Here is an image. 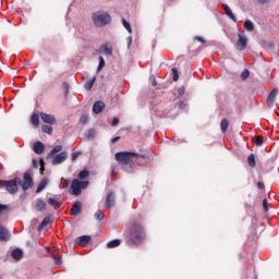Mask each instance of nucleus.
Instances as JSON below:
<instances>
[{"label": "nucleus", "mask_w": 279, "mask_h": 279, "mask_svg": "<svg viewBox=\"0 0 279 279\" xmlns=\"http://www.w3.org/2000/svg\"><path fill=\"white\" fill-rule=\"evenodd\" d=\"M147 239L145 227L141 222H132L126 233V243L129 245H143Z\"/></svg>", "instance_id": "1"}, {"label": "nucleus", "mask_w": 279, "mask_h": 279, "mask_svg": "<svg viewBox=\"0 0 279 279\" xmlns=\"http://www.w3.org/2000/svg\"><path fill=\"white\" fill-rule=\"evenodd\" d=\"M114 158L119 165H123L124 167H130L132 169L133 158H143L145 160L147 157L133 151H119L116 153Z\"/></svg>", "instance_id": "2"}, {"label": "nucleus", "mask_w": 279, "mask_h": 279, "mask_svg": "<svg viewBox=\"0 0 279 279\" xmlns=\"http://www.w3.org/2000/svg\"><path fill=\"white\" fill-rule=\"evenodd\" d=\"M92 20L96 27H106V25L110 23L111 17L110 14H108V12L97 11L96 13H93Z\"/></svg>", "instance_id": "3"}, {"label": "nucleus", "mask_w": 279, "mask_h": 279, "mask_svg": "<svg viewBox=\"0 0 279 279\" xmlns=\"http://www.w3.org/2000/svg\"><path fill=\"white\" fill-rule=\"evenodd\" d=\"M0 184L2 189H5L10 195H16L19 193V185L21 184V179L15 177L13 180H1Z\"/></svg>", "instance_id": "4"}, {"label": "nucleus", "mask_w": 279, "mask_h": 279, "mask_svg": "<svg viewBox=\"0 0 279 279\" xmlns=\"http://www.w3.org/2000/svg\"><path fill=\"white\" fill-rule=\"evenodd\" d=\"M88 181H80L74 179L71 183L70 193L71 195H75L76 197L82 195V190L87 189Z\"/></svg>", "instance_id": "5"}, {"label": "nucleus", "mask_w": 279, "mask_h": 279, "mask_svg": "<svg viewBox=\"0 0 279 279\" xmlns=\"http://www.w3.org/2000/svg\"><path fill=\"white\" fill-rule=\"evenodd\" d=\"M20 186H22L23 191H29V189L34 186V178L32 177V171H26L23 174V181H21Z\"/></svg>", "instance_id": "6"}, {"label": "nucleus", "mask_w": 279, "mask_h": 279, "mask_svg": "<svg viewBox=\"0 0 279 279\" xmlns=\"http://www.w3.org/2000/svg\"><path fill=\"white\" fill-rule=\"evenodd\" d=\"M66 158H69V154L66 151H62V153L58 154L52 160L53 167H56L58 165H62V162H64L66 160Z\"/></svg>", "instance_id": "7"}, {"label": "nucleus", "mask_w": 279, "mask_h": 279, "mask_svg": "<svg viewBox=\"0 0 279 279\" xmlns=\"http://www.w3.org/2000/svg\"><path fill=\"white\" fill-rule=\"evenodd\" d=\"M116 202H117V196L114 195V192H109L107 194V198L105 202L106 208H114Z\"/></svg>", "instance_id": "8"}, {"label": "nucleus", "mask_w": 279, "mask_h": 279, "mask_svg": "<svg viewBox=\"0 0 279 279\" xmlns=\"http://www.w3.org/2000/svg\"><path fill=\"white\" fill-rule=\"evenodd\" d=\"M276 97H278V88L275 87L267 97L266 104L269 108L276 104Z\"/></svg>", "instance_id": "9"}, {"label": "nucleus", "mask_w": 279, "mask_h": 279, "mask_svg": "<svg viewBox=\"0 0 279 279\" xmlns=\"http://www.w3.org/2000/svg\"><path fill=\"white\" fill-rule=\"evenodd\" d=\"M90 235H82L76 238L75 244L80 245V247H86L90 243Z\"/></svg>", "instance_id": "10"}, {"label": "nucleus", "mask_w": 279, "mask_h": 279, "mask_svg": "<svg viewBox=\"0 0 279 279\" xmlns=\"http://www.w3.org/2000/svg\"><path fill=\"white\" fill-rule=\"evenodd\" d=\"M245 47H247V37H245V35L243 34H239L236 48L239 49V51H243Z\"/></svg>", "instance_id": "11"}, {"label": "nucleus", "mask_w": 279, "mask_h": 279, "mask_svg": "<svg viewBox=\"0 0 279 279\" xmlns=\"http://www.w3.org/2000/svg\"><path fill=\"white\" fill-rule=\"evenodd\" d=\"M40 119L44 123H48L49 125H53V123H56V117L53 114L41 112Z\"/></svg>", "instance_id": "12"}, {"label": "nucleus", "mask_w": 279, "mask_h": 279, "mask_svg": "<svg viewBox=\"0 0 279 279\" xmlns=\"http://www.w3.org/2000/svg\"><path fill=\"white\" fill-rule=\"evenodd\" d=\"M81 213H82V202L76 201L70 210V215H72L73 217H77V215H80Z\"/></svg>", "instance_id": "13"}, {"label": "nucleus", "mask_w": 279, "mask_h": 279, "mask_svg": "<svg viewBox=\"0 0 279 279\" xmlns=\"http://www.w3.org/2000/svg\"><path fill=\"white\" fill-rule=\"evenodd\" d=\"M104 108H106V104L101 100H98L93 106V112L95 114H99L100 112H104Z\"/></svg>", "instance_id": "14"}, {"label": "nucleus", "mask_w": 279, "mask_h": 279, "mask_svg": "<svg viewBox=\"0 0 279 279\" xmlns=\"http://www.w3.org/2000/svg\"><path fill=\"white\" fill-rule=\"evenodd\" d=\"M222 8H223L227 16H229V19H231V21H233V23H236V15H234V13L232 12V9H230V7L228 4H222Z\"/></svg>", "instance_id": "15"}, {"label": "nucleus", "mask_w": 279, "mask_h": 279, "mask_svg": "<svg viewBox=\"0 0 279 279\" xmlns=\"http://www.w3.org/2000/svg\"><path fill=\"white\" fill-rule=\"evenodd\" d=\"M35 154H43L45 151V144L43 142H36L33 146Z\"/></svg>", "instance_id": "16"}, {"label": "nucleus", "mask_w": 279, "mask_h": 279, "mask_svg": "<svg viewBox=\"0 0 279 279\" xmlns=\"http://www.w3.org/2000/svg\"><path fill=\"white\" fill-rule=\"evenodd\" d=\"M10 239V231L8 229L0 227V241H8Z\"/></svg>", "instance_id": "17"}, {"label": "nucleus", "mask_w": 279, "mask_h": 279, "mask_svg": "<svg viewBox=\"0 0 279 279\" xmlns=\"http://www.w3.org/2000/svg\"><path fill=\"white\" fill-rule=\"evenodd\" d=\"M11 256L14 260H21V258H23V251L21 248H15L12 251Z\"/></svg>", "instance_id": "18"}, {"label": "nucleus", "mask_w": 279, "mask_h": 279, "mask_svg": "<svg viewBox=\"0 0 279 279\" xmlns=\"http://www.w3.org/2000/svg\"><path fill=\"white\" fill-rule=\"evenodd\" d=\"M140 156H145L146 158L144 159L143 157H136V163L140 167H145V165H147V162H149V157H148V155H140Z\"/></svg>", "instance_id": "19"}, {"label": "nucleus", "mask_w": 279, "mask_h": 279, "mask_svg": "<svg viewBox=\"0 0 279 279\" xmlns=\"http://www.w3.org/2000/svg\"><path fill=\"white\" fill-rule=\"evenodd\" d=\"M48 223H51V218L50 217H45L43 219V221L40 222V225L38 226V231H43L45 230V228H47Z\"/></svg>", "instance_id": "20"}, {"label": "nucleus", "mask_w": 279, "mask_h": 279, "mask_svg": "<svg viewBox=\"0 0 279 279\" xmlns=\"http://www.w3.org/2000/svg\"><path fill=\"white\" fill-rule=\"evenodd\" d=\"M95 82H97L96 76H94L92 80L87 81L84 85L85 90H93V86H95Z\"/></svg>", "instance_id": "21"}, {"label": "nucleus", "mask_w": 279, "mask_h": 279, "mask_svg": "<svg viewBox=\"0 0 279 279\" xmlns=\"http://www.w3.org/2000/svg\"><path fill=\"white\" fill-rule=\"evenodd\" d=\"M230 125V122L228 121V119H222L220 122V130L222 132V134H226V132H228V128Z\"/></svg>", "instance_id": "22"}, {"label": "nucleus", "mask_w": 279, "mask_h": 279, "mask_svg": "<svg viewBox=\"0 0 279 279\" xmlns=\"http://www.w3.org/2000/svg\"><path fill=\"white\" fill-rule=\"evenodd\" d=\"M100 50L105 56H112V47H109L108 44L102 45Z\"/></svg>", "instance_id": "23"}, {"label": "nucleus", "mask_w": 279, "mask_h": 279, "mask_svg": "<svg viewBox=\"0 0 279 279\" xmlns=\"http://www.w3.org/2000/svg\"><path fill=\"white\" fill-rule=\"evenodd\" d=\"M31 123L34 125V128H38V125H40V118L38 117V113H33Z\"/></svg>", "instance_id": "24"}, {"label": "nucleus", "mask_w": 279, "mask_h": 279, "mask_svg": "<svg viewBox=\"0 0 279 279\" xmlns=\"http://www.w3.org/2000/svg\"><path fill=\"white\" fill-rule=\"evenodd\" d=\"M48 181L47 179H44L40 181V183L37 186L36 193H41L47 187Z\"/></svg>", "instance_id": "25"}, {"label": "nucleus", "mask_w": 279, "mask_h": 279, "mask_svg": "<svg viewBox=\"0 0 279 279\" xmlns=\"http://www.w3.org/2000/svg\"><path fill=\"white\" fill-rule=\"evenodd\" d=\"M121 245V240H111L110 242L107 243V247L109 250H112L114 247H119Z\"/></svg>", "instance_id": "26"}, {"label": "nucleus", "mask_w": 279, "mask_h": 279, "mask_svg": "<svg viewBox=\"0 0 279 279\" xmlns=\"http://www.w3.org/2000/svg\"><path fill=\"white\" fill-rule=\"evenodd\" d=\"M244 29H246V32H254V22L246 20L244 22Z\"/></svg>", "instance_id": "27"}, {"label": "nucleus", "mask_w": 279, "mask_h": 279, "mask_svg": "<svg viewBox=\"0 0 279 279\" xmlns=\"http://www.w3.org/2000/svg\"><path fill=\"white\" fill-rule=\"evenodd\" d=\"M37 210H45L47 208V203L44 199H38L37 205H36Z\"/></svg>", "instance_id": "28"}, {"label": "nucleus", "mask_w": 279, "mask_h": 279, "mask_svg": "<svg viewBox=\"0 0 279 279\" xmlns=\"http://www.w3.org/2000/svg\"><path fill=\"white\" fill-rule=\"evenodd\" d=\"M95 219H97V221H104V219H106V215H104V211L101 209H98L95 213Z\"/></svg>", "instance_id": "29"}, {"label": "nucleus", "mask_w": 279, "mask_h": 279, "mask_svg": "<svg viewBox=\"0 0 279 279\" xmlns=\"http://www.w3.org/2000/svg\"><path fill=\"white\" fill-rule=\"evenodd\" d=\"M59 151H62V146H54L53 149L49 153L48 158H52V156H56V154H59Z\"/></svg>", "instance_id": "30"}, {"label": "nucleus", "mask_w": 279, "mask_h": 279, "mask_svg": "<svg viewBox=\"0 0 279 279\" xmlns=\"http://www.w3.org/2000/svg\"><path fill=\"white\" fill-rule=\"evenodd\" d=\"M247 162L250 167H256V156L254 154H251L247 157Z\"/></svg>", "instance_id": "31"}, {"label": "nucleus", "mask_w": 279, "mask_h": 279, "mask_svg": "<svg viewBox=\"0 0 279 279\" xmlns=\"http://www.w3.org/2000/svg\"><path fill=\"white\" fill-rule=\"evenodd\" d=\"M41 132H44V134H53V128H51L49 125H43Z\"/></svg>", "instance_id": "32"}, {"label": "nucleus", "mask_w": 279, "mask_h": 279, "mask_svg": "<svg viewBox=\"0 0 279 279\" xmlns=\"http://www.w3.org/2000/svg\"><path fill=\"white\" fill-rule=\"evenodd\" d=\"M122 24L123 27L129 32V34H132V26L130 25V22H128L124 17H122Z\"/></svg>", "instance_id": "33"}, {"label": "nucleus", "mask_w": 279, "mask_h": 279, "mask_svg": "<svg viewBox=\"0 0 279 279\" xmlns=\"http://www.w3.org/2000/svg\"><path fill=\"white\" fill-rule=\"evenodd\" d=\"M86 123H88V114L84 113V114L81 116L80 124L81 125H86Z\"/></svg>", "instance_id": "34"}, {"label": "nucleus", "mask_w": 279, "mask_h": 279, "mask_svg": "<svg viewBox=\"0 0 279 279\" xmlns=\"http://www.w3.org/2000/svg\"><path fill=\"white\" fill-rule=\"evenodd\" d=\"M254 143L257 147H262L264 141H263V136L258 135V136H255V140H254Z\"/></svg>", "instance_id": "35"}, {"label": "nucleus", "mask_w": 279, "mask_h": 279, "mask_svg": "<svg viewBox=\"0 0 279 279\" xmlns=\"http://www.w3.org/2000/svg\"><path fill=\"white\" fill-rule=\"evenodd\" d=\"M89 173L87 170H83L78 173V180H86L88 178Z\"/></svg>", "instance_id": "36"}, {"label": "nucleus", "mask_w": 279, "mask_h": 279, "mask_svg": "<svg viewBox=\"0 0 279 279\" xmlns=\"http://www.w3.org/2000/svg\"><path fill=\"white\" fill-rule=\"evenodd\" d=\"M48 204H49V206L56 207V206H58V204H60V201H58V198L50 197L48 199Z\"/></svg>", "instance_id": "37"}, {"label": "nucleus", "mask_w": 279, "mask_h": 279, "mask_svg": "<svg viewBox=\"0 0 279 279\" xmlns=\"http://www.w3.org/2000/svg\"><path fill=\"white\" fill-rule=\"evenodd\" d=\"M106 66V60H104V57H99V64L97 68V71H101Z\"/></svg>", "instance_id": "38"}, {"label": "nucleus", "mask_w": 279, "mask_h": 279, "mask_svg": "<svg viewBox=\"0 0 279 279\" xmlns=\"http://www.w3.org/2000/svg\"><path fill=\"white\" fill-rule=\"evenodd\" d=\"M173 73V82H178L180 80V72L175 68H172Z\"/></svg>", "instance_id": "39"}, {"label": "nucleus", "mask_w": 279, "mask_h": 279, "mask_svg": "<svg viewBox=\"0 0 279 279\" xmlns=\"http://www.w3.org/2000/svg\"><path fill=\"white\" fill-rule=\"evenodd\" d=\"M52 258L54 260V265H62V257H60L56 254H52Z\"/></svg>", "instance_id": "40"}, {"label": "nucleus", "mask_w": 279, "mask_h": 279, "mask_svg": "<svg viewBox=\"0 0 279 279\" xmlns=\"http://www.w3.org/2000/svg\"><path fill=\"white\" fill-rule=\"evenodd\" d=\"M87 138L90 141V138H95V131L93 129L87 131Z\"/></svg>", "instance_id": "41"}, {"label": "nucleus", "mask_w": 279, "mask_h": 279, "mask_svg": "<svg viewBox=\"0 0 279 279\" xmlns=\"http://www.w3.org/2000/svg\"><path fill=\"white\" fill-rule=\"evenodd\" d=\"M250 77V70H244L241 74L242 80H247Z\"/></svg>", "instance_id": "42"}, {"label": "nucleus", "mask_w": 279, "mask_h": 279, "mask_svg": "<svg viewBox=\"0 0 279 279\" xmlns=\"http://www.w3.org/2000/svg\"><path fill=\"white\" fill-rule=\"evenodd\" d=\"M263 208H264L265 213H267V210H269V204L267 203V198L263 199Z\"/></svg>", "instance_id": "43"}, {"label": "nucleus", "mask_w": 279, "mask_h": 279, "mask_svg": "<svg viewBox=\"0 0 279 279\" xmlns=\"http://www.w3.org/2000/svg\"><path fill=\"white\" fill-rule=\"evenodd\" d=\"M111 125L112 128H117V125H119V118H113Z\"/></svg>", "instance_id": "44"}, {"label": "nucleus", "mask_w": 279, "mask_h": 279, "mask_svg": "<svg viewBox=\"0 0 279 279\" xmlns=\"http://www.w3.org/2000/svg\"><path fill=\"white\" fill-rule=\"evenodd\" d=\"M184 86H181V87H179L178 88V95L180 96V97H182V95H184Z\"/></svg>", "instance_id": "45"}, {"label": "nucleus", "mask_w": 279, "mask_h": 279, "mask_svg": "<svg viewBox=\"0 0 279 279\" xmlns=\"http://www.w3.org/2000/svg\"><path fill=\"white\" fill-rule=\"evenodd\" d=\"M194 40H197V43H202V45H206V40L202 37H194Z\"/></svg>", "instance_id": "46"}, {"label": "nucleus", "mask_w": 279, "mask_h": 279, "mask_svg": "<svg viewBox=\"0 0 279 279\" xmlns=\"http://www.w3.org/2000/svg\"><path fill=\"white\" fill-rule=\"evenodd\" d=\"M179 108H180L181 110H184V108H186V101H181V102L179 104Z\"/></svg>", "instance_id": "47"}, {"label": "nucleus", "mask_w": 279, "mask_h": 279, "mask_svg": "<svg viewBox=\"0 0 279 279\" xmlns=\"http://www.w3.org/2000/svg\"><path fill=\"white\" fill-rule=\"evenodd\" d=\"M257 189H259L260 191H263V189H265V183L258 182V183H257Z\"/></svg>", "instance_id": "48"}, {"label": "nucleus", "mask_w": 279, "mask_h": 279, "mask_svg": "<svg viewBox=\"0 0 279 279\" xmlns=\"http://www.w3.org/2000/svg\"><path fill=\"white\" fill-rule=\"evenodd\" d=\"M33 167L35 169H38V161L36 159H33Z\"/></svg>", "instance_id": "49"}, {"label": "nucleus", "mask_w": 279, "mask_h": 279, "mask_svg": "<svg viewBox=\"0 0 279 279\" xmlns=\"http://www.w3.org/2000/svg\"><path fill=\"white\" fill-rule=\"evenodd\" d=\"M258 3H260L262 5H265V3H269V0H257Z\"/></svg>", "instance_id": "50"}, {"label": "nucleus", "mask_w": 279, "mask_h": 279, "mask_svg": "<svg viewBox=\"0 0 279 279\" xmlns=\"http://www.w3.org/2000/svg\"><path fill=\"white\" fill-rule=\"evenodd\" d=\"M117 141H121V136L113 137L111 140V143H117Z\"/></svg>", "instance_id": "51"}, {"label": "nucleus", "mask_w": 279, "mask_h": 279, "mask_svg": "<svg viewBox=\"0 0 279 279\" xmlns=\"http://www.w3.org/2000/svg\"><path fill=\"white\" fill-rule=\"evenodd\" d=\"M40 162H41L40 173L43 174V172L45 171V166H44V165H45V161L41 160Z\"/></svg>", "instance_id": "52"}, {"label": "nucleus", "mask_w": 279, "mask_h": 279, "mask_svg": "<svg viewBox=\"0 0 279 279\" xmlns=\"http://www.w3.org/2000/svg\"><path fill=\"white\" fill-rule=\"evenodd\" d=\"M8 206L0 204V213H3V210H7Z\"/></svg>", "instance_id": "53"}, {"label": "nucleus", "mask_w": 279, "mask_h": 279, "mask_svg": "<svg viewBox=\"0 0 279 279\" xmlns=\"http://www.w3.org/2000/svg\"><path fill=\"white\" fill-rule=\"evenodd\" d=\"M77 159V154H73L72 155V160H76Z\"/></svg>", "instance_id": "54"}, {"label": "nucleus", "mask_w": 279, "mask_h": 279, "mask_svg": "<svg viewBox=\"0 0 279 279\" xmlns=\"http://www.w3.org/2000/svg\"><path fill=\"white\" fill-rule=\"evenodd\" d=\"M151 86H158V83L156 81H151Z\"/></svg>", "instance_id": "55"}, {"label": "nucleus", "mask_w": 279, "mask_h": 279, "mask_svg": "<svg viewBox=\"0 0 279 279\" xmlns=\"http://www.w3.org/2000/svg\"><path fill=\"white\" fill-rule=\"evenodd\" d=\"M64 86H65L66 93H69V84L65 83Z\"/></svg>", "instance_id": "56"}]
</instances>
